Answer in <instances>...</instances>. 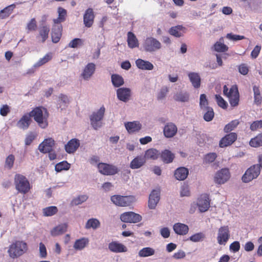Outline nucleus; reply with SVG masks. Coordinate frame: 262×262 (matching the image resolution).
I'll return each mask as SVG.
<instances>
[{
    "mask_svg": "<svg viewBox=\"0 0 262 262\" xmlns=\"http://www.w3.org/2000/svg\"><path fill=\"white\" fill-rule=\"evenodd\" d=\"M29 113L31 118H33L40 128L45 129L48 127L49 113L46 108L43 106L35 107Z\"/></svg>",
    "mask_w": 262,
    "mask_h": 262,
    "instance_id": "nucleus-1",
    "label": "nucleus"
},
{
    "mask_svg": "<svg viewBox=\"0 0 262 262\" xmlns=\"http://www.w3.org/2000/svg\"><path fill=\"white\" fill-rule=\"evenodd\" d=\"M27 250L28 246L26 243L17 241L9 246L8 252L10 257L16 258L23 255Z\"/></svg>",
    "mask_w": 262,
    "mask_h": 262,
    "instance_id": "nucleus-2",
    "label": "nucleus"
},
{
    "mask_svg": "<svg viewBox=\"0 0 262 262\" xmlns=\"http://www.w3.org/2000/svg\"><path fill=\"white\" fill-rule=\"evenodd\" d=\"M14 183L16 190L21 194L27 193L31 189L29 180L21 174L16 173L14 176Z\"/></svg>",
    "mask_w": 262,
    "mask_h": 262,
    "instance_id": "nucleus-3",
    "label": "nucleus"
},
{
    "mask_svg": "<svg viewBox=\"0 0 262 262\" xmlns=\"http://www.w3.org/2000/svg\"><path fill=\"white\" fill-rule=\"evenodd\" d=\"M223 94L228 98L231 106L235 107L238 105L239 94L236 85H232L229 91L227 85H225L223 87Z\"/></svg>",
    "mask_w": 262,
    "mask_h": 262,
    "instance_id": "nucleus-4",
    "label": "nucleus"
},
{
    "mask_svg": "<svg viewBox=\"0 0 262 262\" xmlns=\"http://www.w3.org/2000/svg\"><path fill=\"white\" fill-rule=\"evenodd\" d=\"M260 173V168L258 164H254L247 169L242 178L244 183H249L257 178Z\"/></svg>",
    "mask_w": 262,
    "mask_h": 262,
    "instance_id": "nucleus-5",
    "label": "nucleus"
},
{
    "mask_svg": "<svg viewBox=\"0 0 262 262\" xmlns=\"http://www.w3.org/2000/svg\"><path fill=\"white\" fill-rule=\"evenodd\" d=\"M105 111V107L104 106H102L97 112H94L91 115V124L94 129L96 130L102 126V122L101 121L103 119Z\"/></svg>",
    "mask_w": 262,
    "mask_h": 262,
    "instance_id": "nucleus-6",
    "label": "nucleus"
},
{
    "mask_svg": "<svg viewBox=\"0 0 262 262\" xmlns=\"http://www.w3.org/2000/svg\"><path fill=\"white\" fill-rule=\"evenodd\" d=\"M135 197L132 195L122 196L120 195H114L111 198L114 204L121 207L130 206L135 201Z\"/></svg>",
    "mask_w": 262,
    "mask_h": 262,
    "instance_id": "nucleus-7",
    "label": "nucleus"
},
{
    "mask_svg": "<svg viewBox=\"0 0 262 262\" xmlns=\"http://www.w3.org/2000/svg\"><path fill=\"white\" fill-rule=\"evenodd\" d=\"M97 168L99 172L105 176L115 175L119 172V169L117 166L106 163H98Z\"/></svg>",
    "mask_w": 262,
    "mask_h": 262,
    "instance_id": "nucleus-8",
    "label": "nucleus"
},
{
    "mask_svg": "<svg viewBox=\"0 0 262 262\" xmlns=\"http://www.w3.org/2000/svg\"><path fill=\"white\" fill-rule=\"evenodd\" d=\"M143 48L146 52H153L161 48V42L153 37H147L143 43Z\"/></svg>",
    "mask_w": 262,
    "mask_h": 262,
    "instance_id": "nucleus-9",
    "label": "nucleus"
},
{
    "mask_svg": "<svg viewBox=\"0 0 262 262\" xmlns=\"http://www.w3.org/2000/svg\"><path fill=\"white\" fill-rule=\"evenodd\" d=\"M230 238V231L228 226L221 227L219 229L217 236V243L220 245H225Z\"/></svg>",
    "mask_w": 262,
    "mask_h": 262,
    "instance_id": "nucleus-10",
    "label": "nucleus"
},
{
    "mask_svg": "<svg viewBox=\"0 0 262 262\" xmlns=\"http://www.w3.org/2000/svg\"><path fill=\"white\" fill-rule=\"evenodd\" d=\"M230 177V173L228 168H222L215 174L214 181L215 183L223 184L226 182Z\"/></svg>",
    "mask_w": 262,
    "mask_h": 262,
    "instance_id": "nucleus-11",
    "label": "nucleus"
},
{
    "mask_svg": "<svg viewBox=\"0 0 262 262\" xmlns=\"http://www.w3.org/2000/svg\"><path fill=\"white\" fill-rule=\"evenodd\" d=\"M120 219L123 222L136 223L141 221L142 216L133 212H127L122 213L120 216Z\"/></svg>",
    "mask_w": 262,
    "mask_h": 262,
    "instance_id": "nucleus-12",
    "label": "nucleus"
},
{
    "mask_svg": "<svg viewBox=\"0 0 262 262\" xmlns=\"http://www.w3.org/2000/svg\"><path fill=\"white\" fill-rule=\"evenodd\" d=\"M237 135L235 133H230L223 137L219 142V146L223 148L232 144L237 139Z\"/></svg>",
    "mask_w": 262,
    "mask_h": 262,
    "instance_id": "nucleus-13",
    "label": "nucleus"
},
{
    "mask_svg": "<svg viewBox=\"0 0 262 262\" xmlns=\"http://www.w3.org/2000/svg\"><path fill=\"white\" fill-rule=\"evenodd\" d=\"M32 122L29 113L24 114L16 123V126L23 130L27 129Z\"/></svg>",
    "mask_w": 262,
    "mask_h": 262,
    "instance_id": "nucleus-14",
    "label": "nucleus"
},
{
    "mask_svg": "<svg viewBox=\"0 0 262 262\" xmlns=\"http://www.w3.org/2000/svg\"><path fill=\"white\" fill-rule=\"evenodd\" d=\"M199 210L201 212H204L208 210L210 207V200L207 194L201 195L198 199L197 203Z\"/></svg>",
    "mask_w": 262,
    "mask_h": 262,
    "instance_id": "nucleus-15",
    "label": "nucleus"
},
{
    "mask_svg": "<svg viewBox=\"0 0 262 262\" xmlns=\"http://www.w3.org/2000/svg\"><path fill=\"white\" fill-rule=\"evenodd\" d=\"M55 145V141L51 138L46 139L38 146L39 151L43 154L53 150V148Z\"/></svg>",
    "mask_w": 262,
    "mask_h": 262,
    "instance_id": "nucleus-16",
    "label": "nucleus"
},
{
    "mask_svg": "<svg viewBox=\"0 0 262 262\" xmlns=\"http://www.w3.org/2000/svg\"><path fill=\"white\" fill-rule=\"evenodd\" d=\"M95 14L93 9L89 8L87 9L83 14V24L87 28L91 27L94 22Z\"/></svg>",
    "mask_w": 262,
    "mask_h": 262,
    "instance_id": "nucleus-17",
    "label": "nucleus"
},
{
    "mask_svg": "<svg viewBox=\"0 0 262 262\" xmlns=\"http://www.w3.org/2000/svg\"><path fill=\"white\" fill-rule=\"evenodd\" d=\"M62 26L61 24H54L51 33L52 41L54 43L58 42L62 35Z\"/></svg>",
    "mask_w": 262,
    "mask_h": 262,
    "instance_id": "nucleus-18",
    "label": "nucleus"
},
{
    "mask_svg": "<svg viewBox=\"0 0 262 262\" xmlns=\"http://www.w3.org/2000/svg\"><path fill=\"white\" fill-rule=\"evenodd\" d=\"M178 131L177 126L172 122L167 123L163 129L164 136L168 138L174 137Z\"/></svg>",
    "mask_w": 262,
    "mask_h": 262,
    "instance_id": "nucleus-19",
    "label": "nucleus"
},
{
    "mask_svg": "<svg viewBox=\"0 0 262 262\" xmlns=\"http://www.w3.org/2000/svg\"><path fill=\"white\" fill-rule=\"evenodd\" d=\"M160 200V191L153 190L149 196L148 207L150 209H155Z\"/></svg>",
    "mask_w": 262,
    "mask_h": 262,
    "instance_id": "nucleus-20",
    "label": "nucleus"
},
{
    "mask_svg": "<svg viewBox=\"0 0 262 262\" xmlns=\"http://www.w3.org/2000/svg\"><path fill=\"white\" fill-rule=\"evenodd\" d=\"M80 141L78 139L74 138L70 141L65 145L64 149L68 154L74 153L79 147Z\"/></svg>",
    "mask_w": 262,
    "mask_h": 262,
    "instance_id": "nucleus-21",
    "label": "nucleus"
},
{
    "mask_svg": "<svg viewBox=\"0 0 262 262\" xmlns=\"http://www.w3.org/2000/svg\"><path fill=\"white\" fill-rule=\"evenodd\" d=\"M96 70V66L93 63H89L84 68L81 76L84 80H89L93 75Z\"/></svg>",
    "mask_w": 262,
    "mask_h": 262,
    "instance_id": "nucleus-22",
    "label": "nucleus"
},
{
    "mask_svg": "<svg viewBox=\"0 0 262 262\" xmlns=\"http://www.w3.org/2000/svg\"><path fill=\"white\" fill-rule=\"evenodd\" d=\"M109 250L115 253L125 252L127 248L123 244L117 242H112L108 244Z\"/></svg>",
    "mask_w": 262,
    "mask_h": 262,
    "instance_id": "nucleus-23",
    "label": "nucleus"
},
{
    "mask_svg": "<svg viewBox=\"0 0 262 262\" xmlns=\"http://www.w3.org/2000/svg\"><path fill=\"white\" fill-rule=\"evenodd\" d=\"M124 126L129 134L139 132L142 127L139 121L127 122L124 123Z\"/></svg>",
    "mask_w": 262,
    "mask_h": 262,
    "instance_id": "nucleus-24",
    "label": "nucleus"
},
{
    "mask_svg": "<svg viewBox=\"0 0 262 262\" xmlns=\"http://www.w3.org/2000/svg\"><path fill=\"white\" fill-rule=\"evenodd\" d=\"M117 95L120 100L126 102L130 96V90L126 88H119L117 90Z\"/></svg>",
    "mask_w": 262,
    "mask_h": 262,
    "instance_id": "nucleus-25",
    "label": "nucleus"
},
{
    "mask_svg": "<svg viewBox=\"0 0 262 262\" xmlns=\"http://www.w3.org/2000/svg\"><path fill=\"white\" fill-rule=\"evenodd\" d=\"M173 229L176 233L181 235H186L189 231V228L187 225L180 223L174 224Z\"/></svg>",
    "mask_w": 262,
    "mask_h": 262,
    "instance_id": "nucleus-26",
    "label": "nucleus"
},
{
    "mask_svg": "<svg viewBox=\"0 0 262 262\" xmlns=\"http://www.w3.org/2000/svg\"><path fill=\"white\" fill-rule=\"evenodd\" d=\"M135 63L138 68L142 70H151L154 69V66L150 62L142 59H137Z\"/></svg>",
    "mask_w": 262,
    "mask_h": 262,
    "instance_id": "nucleus-27",
    "label": "nucleus"
},
{
    "mask_svg": "<svg viewBox=\"0 0 262 262\" xmlns=\"http://www.w3.org/2000/svg\"><path fill=\"white\" fill-rule=\"evenodd\" d=\"M145 162L146 160L144 156H137L131 161L130 167L133 169H138L144 165Z\"/></svg>",
    "mask_w": 262,
    "mask_h": 262,
    "instance_id": "nucleus-28",
    "label": "nucleus"
},
{
    "mask_svg": "<svg viewBox=\"0 0 262 262\" xmlns=\"http://www.w3.org/2000/svg\"><path fill=\"white\" fill-rule=\"evenodd\" d=\"M185 28L181 25H178L174 27H172L169 30V33L176 37H180L183 35L185 32Z\"/></svg>",
    "mask_w": 262,
    "mask_h": 262,
    "instance_id": "nucleus-29",
    "label": "nucleus"
},
{
    "mask_svg": "<svg viewBox=\"0 0 262 262\" xmlns=\"http://www.w3.org/2000/svg\"><path fill=\"white\" fill-rule=\"evenodd\" d=\"M188 169L184 167L178 168L174 172V177L177 180H184L188 176Z\"/></svg>",
    "mask_w": 262,
    "mask_h": 262,
    "instance_id": "nucleus-30",
    "label": "nucleus"
},
{
    "mask_svg": "<svg viewBox=\"0 0 262 262\" xmlns=\"http://www.w3.org/2000/svg\"><path fill=\"white\" fill-rule=\"evenodd\" d=\"M188 77L193 86L198 89L201 85V77L197 73L190 72L188 74Z\"/></svg>",
    "mask_w": 262,
    "mask_h": 262,
    "instance_id": "nucleus-31",
    "label": "nucleus"
},
{
    "mask_svg": "<svg viewBox=\"0 0 262 262\" xmlns=\"http://www.w3.org/2000/svg\"><path fill=\"white\" fill-rule=\"evenodd\" d=\"M57 12L58 14V17L54 19L53 21L54 24H61V23L64 21L66 19L67 11L65 9L60 7H58Z\"/></svg>",
    "mask_w": 262,
    "mask_h": 262,
    "instance_id": "nucleus-32",
    "label": "nucleus"
},
{
    "mask_svg": "<svg viewBox=\"0 0 262 262\" xmlns=\"http://www.w3.org/2000/svg\"><path fill=\"white\" fill-rule=\"evenodd\" d=\"M161 158L164 163H170L173 161L174 158V155L170 150L165 149L162 151L161 154Z\"/></svg>",
    "mask_w": 262,
    "mask_h": 262,
    "instance_id": "nucleus-33",
    "label": "nucleus"
},
{
    "mask_svg": "<svg viewBox=\"0 0 262 262\" xmlns=\"http://www.w3.org/2000/svg\"><path fill=\"white\" fill-rule=\"evenodd\" d=\"M15 8L14 4H11L0 11V19H3L8 18Z\"/></svg>",
    "mask_w": 262,
    "mask_h": 262,
    "instance_id": "nucleus-34",
    "label": "nucleus"
},
{
    "mask_svg": "<svg viewBox=\"0 0 262 262\" xmlns=\"http://www.w3.org/2000/svg\"><path fill=\"white\" fill-rule=\"evenodd\" d=\"M127 43L130 48H134L138 47V40L135 35L132 32L127 33Z\"/></svg>",
    "mask_w": 262,
    "mask_h": 262,
    "instance_id": "nucleus-35",
    "label": "nucleus"
},
{
    "mask_svg": "<svg viewBox=\"0 0 262 262\" xmlns=\"http://www.w3.org/2000/svg\"><path fill=\"white\" fill-rule=\"evenodd\" d=\"M67 229V225L66 224L59 225L54 228L51 231V234L53 236H56L63 234L66 232Z\"/></svg>",
    "mask_w": 262,
    "mask_h": 262,
    "instance_id": "nucleus-36",
    "label": "nucleus"
},
{
    "mask_svg": "<svg viewBox=\"0 0 262 262\" xmlns=\"http://www.w3.org/2000/svg\"><path fill=\"white\" fill-rule=\"evenodd\" d=\"M160 155L159 151L154 148L147 149L145 153L144 157L147 159L156 160L158 159Z\"/></svg>",
    "mask_w": 262,
    "mask_h": 262,
    "instance_id": "nucleus-37",
    "label": "nucleus"
},
{
    "mask_svg": "<svg viewBox=\"0 0 262 262\" xmlns=\"http://www.w3.org/2000/svg\"><path fill=\"white\" fill-rule=\"evenodd\" d=\"M52 53L51 52L48 53L34 64V67L36 68L43 66L50 61L52 59Z\"/></svg>",
    "mask_w": 262,
    "mask_h": 262,
    "instance_id": "nucleus-38",
    "label": "nucleus"
},
{
    "mask_svg": "<svg viewBox=\"0 0 262 262\" xmlns=\"http://www.w3.org/2000/svg\"><path fill=\"white\" fill-rule=\"evenodd\" d=\"M89 243V239L86 238H81L77 239L74 244V248L77 250H81L84 248Z\"/></svg>",
    "mask_w": 262,
    "mask_h": 262,
    "instance_id": "nucleus-39",
    "label": "nucleus"
},
{
    "mask_svg": "<svg viewBox=\"0 0 262 262\" xmlns=\"http://www.w3.org/2000/svg\"><path fill=\"white\" fill-rule=\"evenodd\" d=\"M253 90L254 92V102L257 106H259L262 102V96L260 90L259 88L256 85L253 86Z\"/></svg>",
    "mask_w": 262,
    "mask_h": 262,
    "instance_id": "nucleus-40",
    "label": "nucleus"
},
{
    "mask_svg": "<svg viewBox=\"0 0 262 262\" xmlns=\"http://www.w3.org/2000/svg\"><path fill=\"white\" fill-rule=\"evenodd\" d=\"M249 144L253 147H258L262 146V133L258 134L254 138H252L249 142Z\"/></svg>",
    "mask_w": 262,
    "mask_h": 262,
    "instance_id": "nucleus-41",
    "label": "nucleus"
},
{
    "mask_svg": "<svg viewBox=\"0 0 262 262\" xmlns=\"http://www.w3.org/2000/svg\"><path fill=\"white\" fill-rule=\"evenodd\" d=\"M174 99L177 101L187 102L189 98V95L187 92H180L176 93L173 96Z\"/></svg>",
    "mask_w": 262,
    "mask_h": 262,
    "instance_id": "nucleus-42",
    "label": "nucleus"
},
{
    "mask_svg": "<svg viewBox=\"0 0 262 262\" xmlns=\"http://www.w3.org/2000/svg\"><path fill=\"white\" fill-rule=\"evenodd\" d=\"M155 253V250L150 247H145L141 249L138 255L140 257H145L153 255Z\"/></svg>",
    "mask_w": 262,
    "mask_h": 262,
    "instance_id": "nucleus-43",
    "label": "nucleus"
},
{
    "mask_svg": "<svg viewBox=\"0 0 262 262\" xmlns=\"http://www.w3.org/2000/svg\"><path fill=\"white\" fill-rule=\"evenodd\" d=\"M58 101V107L60 108L61 110L65 109L70 102L68 96L63 94H60L59 95Z\"/></svg>",
    "mask_w": 262,
    "mask_h": 262,
    "instance_id": "nucleus-44",
    "label": "nucleus"
},
{
    "mask_svg": "<svg viewBox=\"0 0 262 262\" xmlns=\"http://www.w3.org/2000/svg\"><path fill=\"white\" fill-rule=\"evenodd\" d=\"M111 78L112 83L115 87H119L124 84L123 78L118 74L112 75Z\"/></svg>",
    "mask_w": 262,
    "mask_h": 262,
    "instance_id": "nucleus-45",
    "label": "nucleus"
},
{
    "mask_svg": "<svg viewBox=\"0 0 262 262\" xmlns=\"http://www.w3.org/2000/svg\"><path fill=\"white\" fill-rule=\"evenodd\" d=\"M50 28L47 26L41 27L39 29V35L41 37V42H44L48 38Z\"/></svg>",
    "mask_w": 262,
    "mask_h": 262,
    "instance_id": "nucleus-46",
    "label": "nucleus"
},
{
    "mask_svg": "<svg viewBox=\"0 0 262 262\" xmlns=\"http://www.w3.org/2000/svg\"><path fill=\"white\" fill-rule=\"evenodd\" d=\"M239 123V122L237 119L231 121L228 124H226L224 127V132L228 133L234 130L237 126Z\"/></svg>",
    "mask_w": 262,
    "mask_h": 262,
    "instance_id": "nucleus-47",
    "label": "nucleus"
},
{
    "mask_svg": "<svg viewBox=\"0 0 262 262\" xmlns=\"http://www.w3.org/2000/svg\"><path fill=\"white\" fill-rule=\"evenodd\" d=\"M70 168V164L67 161H63L56 164L55 169L57 172L62 170H67Z\"/></svg>",
    "mask_w": 262,
    "mask_h": 262,
    "instance_id": "nucleus-48",
    "label": "nucleus"
},
{
    "mask_svg": "<svg viewBox=\"0 0 262 262\" xmlns=\"http://www.w3.org/2000/svg\"><path fill=\"white\" fill-rule=\"evenodd\" d=\"M100 225L99 221L96 219H89L86 225L85 228L86 229L93 228L96 229L98 228Z\"/></svg>",
    "mask_w": 262,
    "mask_h": 262,
    "instance_id": "nucleus-49",
    "label": "nucleus"
},
{
    "mask_svg": "<svg viewBox=\"0 0 262 262\" xmlns=\"http://www.w3.org/2000/svg\"><path fill=\"white\" fill-rule=\"evenodd\" d=\"M42 212L46 216H52L58 212V209L56 206H50L43 208Z\"/></svg>",
    "mask_w": 262,
    "mask_h": 262,
    "instance_id": "nucleus-50",
    "label": "nucleus"
},
{
    "mask_svg": "<svg viewBox=\"0 0 262 262\" xmlns=\"http://www.w3.org/2000/svg\"><path fill=\"white\" fill-rule=\"evenodd\" d=\"M204 111H206L204 115V119L207 122L211 121L214 116V113L212 107H207Z\"/></svg>",
    "mask_w": 262,
    "mask_h": 262,
    "instance_id": "nucleus-51",
    "label": "nucleus"
},
{
    "mask_svg": "<svg viewBox=\"0 0 262 262\" xmlns=\"http://www.w3.org/2000/svg\"><path fill=\"white\" fill-rule=\"evenodd\" d=\"M199 105L202 110H205L207 107H210L208 106V101L205 94H203L200 95Z\"/></svg>",
    "mask_w": 262,
    "mask_h": 262,
    "instance_id": "nucleus-52",
    "label": "nucleus"
},
{
    "mask_svg": "<svg viewBox=\"0 0 262 262\" xmlns=\"http://www.w3.org/2000/svg\"><path fill=\"white\" fill-rule=\"evenodd\" d=\"M14 160V156L12 154L9 155L6 159L5 167L11 169L13 166Z\"/></svg>",
    "mask_w": 262,
    "mask_h": 262,
    "instance_id": "nucleus-53",
    "label": "nucleus"
},
{
    "mask_svg": "<svg viewBox=\"0 0 262 262\" xmlns=\"http://www.w3.org/2000/svg\"><path fill=\"white\" fill-rule=\"evenodd\" d=\"M214 50L217 52H223L228 50V47L223 43L216 42L214 45Z\"/></svg>",
    "mask_w": 262,
    "mask_h": 262,
    "instance_id": "nucleus-54",
    "label": "nucleus"
},
{
    "mask_svg": "<svg viewBox=\"0 0 262 262\" xmlns=\"http://www.w3.org/2000/svg\"><path fill=\"white\" fill-rule=\"evenodd\" d=\"M217 157V155L214 152L209 153L205 155L203 162L207 164L213 162Z\"/></svg>",
    "mask_w": 262,
    "mask_h": 262,
    "instance_id": "nucleus-55",
    "label": "nucleus"
},
{
    "mask_svg": "<svg viewBox=\"0 0 262 262\" xmlns=\"http://www.w3.org/2000/svg\"><path fill=\"white\" fill-rule=\"evenodd\" d=\"M88 197L86 195H81L74 199L72 201V204L74 205H78L85 202Z\"/></svg>",
    "mask_w": 262,
    "mask_h": 262,
    "instance_id": "nucleus-56",
    "label": "nucleus"
},
{
    "mask_svg": "<svg viewBox=\"0 0 262 262\" xmlns=\"http://www.w3.org/2000/svg\"><path fill=\"white\" fill-rule=\"evenodd\" d=\"M168 91L169 89L168 87H162L157 94V99L159 100L163 99L166 96Z\"/></svg>",
    "mask_w": 262,
    "mask_h": 262,
    "instance_id": "nucleus-57",
    "label": "nucleus"
},
{
    "mask_svg": "<svg viewBox=\"0 0 262 262\" xmlns=\"http://www.w3.org/2000/svg\"><path fill=\"white\" fill-rule=\"evenodd\" d=\"M205 238L204 234L202 233H197L189 237V239L193 242H198L202 241Z\"/></svg>",
    "mask_w": 262,
    "mask_h": 262,
    "instance_id": "nucleus-58",
    "label": "nucleus"
},
{
    "mask_svg": "<svg viewBox=\"0 0 262 262\" xmlns=\"http://www.w3.org/2000/svg\"><path fill=\"white\" fill-rule=\"evenodd\" d=\"M215 97L218 105L224 109L227 108L228 104L224 99L220 95H215Z\"/></svg>",
    "mask_w": 262,
    "mask_h": 262,
    "instance_id": "nucleus-59",
    "label": "nucleus"
},
{
    "mask_svg": "<svg viewBox=\"0 0 262 262\" xmlns=\"http://www.w3.org/2000/svg\"><path fill=\"white\" fill-rule=\"evenodd\" d=\"M83 43V40L80 38H76L70 41L69 46L72 48H77L78 46H81Z\"/></svg>",
    "mask_w": 262,
    "mask_h": 262,
    "instance_id": "nucleus-60",
    "label": "nucleus"
},
{
    "mask_svg": "<svg viewBox=\"0 0 262 262\" xmlns=\"http://www.w3.org/2000/svg\"><path fill=\"white\" fill-rule=\"evenodd\" d=\"M250 128L252 131H255L258 128H262V120L253 122L250 125Z\"/></svg>",
    "mask_w": 262,
    "mask_h": 262,
    "instance_id": "nucleus-61",
    "label": "nucleus"
},
{
    "mask_svg": "<svg viewBox=\"0 0 262 262\" xmlns=\"http://www.w3.org/2000/svg\"><path fill=\"white\" fill-rule=\"evenodd\" d=\"M37 28L36 21L35 18H32L28 23L27 29L28 31H35Z\"/></svg>",
    "mask_w": 262,
    "mask_h": 262,
    "instance_id": "nucleus-62",
    "label": "nucleus"
},
{
    "mask_svg": "<svg viewBox=\"0 0 262 262\" xmlns=\"http://www.w3.org/2000/svg\"><path fill=\"white\" fill-rule=\"evenodd\" d=\"M261 47L259 45H256L251 53V56L252 58L255 59L258 56L261 50Z\"/></svg>",
    "mask_w": 262,
    "mask_h": 262,
    "instance_id": "nucleus-63",
    "label": "nucleus"
},
{
    "mask_svg": "<svg viewBox=\"0 0 262 262\" xmlns=\"http://www.w3.org/2000/svg\"><path fill=\"white\" fill-rule=\"evenodd\" d=\"M39 254L41 258H46L47 256V249L42 243L39 244Z\"/></svg>",
    "mask_w": 262,
    "mask_h": 262,
    "instance_id": "nucleus-64",
    "label": "nucleus"
}]
</instances>
